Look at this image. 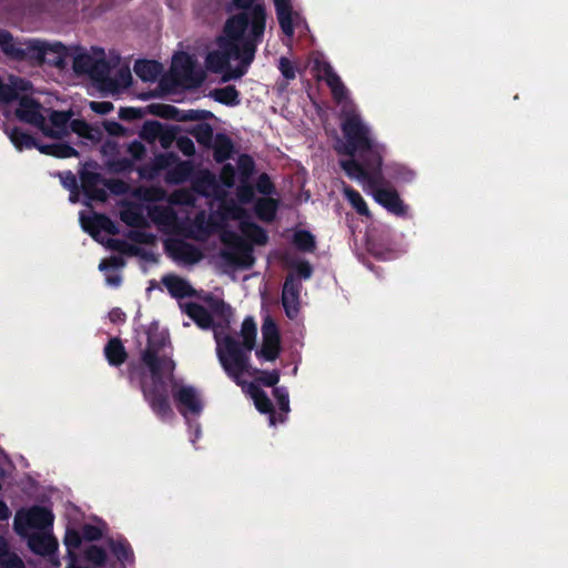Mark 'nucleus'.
<instances>
[{
	"label": "nucleus",
	"mask_w": 568,
	"mask_h": 568,
	"mask_svg": "<svg viewBox=\"0 0 568 568\" xmlns=\"http://www.w3.org/2000/svg\"><path fill=\"white\" fill-rule=\"evenodd\" d=\"M169 344L170 339L168 336L163 334H149L146 346L141 352L140 357L153 377V386L143 387L144 400L153 414L163 422L174 416L170 403L169 385L164 381L165 376L172 379L175 371V362L164 353Z\"/></svg>",
	"instance_id": "1"
},
{
	"label": "nucleus",
	"mask_w": 568,
	"mask_h": 568,
	"mask_svg": "<svg viewBox=\"0 0 568 568\" xmlns=\"http://www.w3.org/2000/svg\"><path fill=\"white\" fill-rule=\"evenodd\" d=\"M219 49L207 53L205 63L213 73L222 74V82L239 80L245 75L255 59L260 42L223 27V34L217 38Z\"/></svg>",
	"instance_id": "2"
},
{
	"label": "nucleus",
	"mask_w": 568,
	"mask_h": 568,
	"mask_svg": "<svg viewBox=\"0 0 568 568\" xmlns=\"http://www.w3.org/2000/svg\"><path fill=\"white\" fill-rule=\"evenodd\" d=\"M256 334V323L252 316H247L241 327L242 343L231 335L223 338L216 336L219 361L227 376L237 385L241 384V376L248 371L250 353L255 347Z\"/></svg>",
	"instance_id": "3"
},
{
	"label": "nucleus",
	"mask_w": 568,
	"mask_h": 568,
	"mask_svg": "<svg viewBox=\"0 0 568 568\" xmlns=\"http://www.w3.org/2000/svg\"><path fill=\"white\" fill-rule=\"evenodd\" d=\"M239 229L248 241L234 231H224L221 234V241L229 250H223L221 256L231 265L251 268L255 263L253 244L265 245L268 242V235L262 226L251 220H242Z\"/></svg>",
	"instance_id": "4"
},
{
	"label": "nucleus",
	"mask_w": 568,
	"mask_h": 568,
	"mask_svg": "<svg viewBox=\"0 0 568 568\" xmlns=\"http://www.w3.org/2000/svg\"><path fill=\"white\" fill-rule=\"evenodd\" d=\"M231 4L239 12L230 16L224 27L227 28L231 24L235 32L261 43L267 16L264 0H232Z\"/></svg>",
	"instance_id": "5"
},
{
	"label": "nucleus",
	"mask_w": 568,
	"mask_h": 568,
	"mask_svg": "<svg viewBox=\"0 0 568 568\" xmlns=\"http://www.w3.org/2000/svg\"><path fill=\"white\" fill-rule=\"evenodd\" d=\"M341 129L346 142L335 146L338 154L348 156H354L356 153L383 154L384 146L372 139L368 126L364 124L357 113H345Z\"/></svg>",
	"instance_id": "6"
},
{
	"label": "nucleus",
	"mask_w": 568,
	"mask_h": 568,
	"mask_svg": "<svg viewBox=\"0 0 568 568\" xmlns=\"http://www.w3.org/2000/svg\"><path fill=\"white\" fill-rule=\"evenodd\" d=\"M363 163L351 156L348 160H341L339 165L345 174L357 181H363L369 186L384 185L383 154H359Z\"/></svg>",
	"instance_id": "7"
},
{
	"label": "nucleus",
	"mask_w": 568,
	"mask_h": 568,
	"mask_svg": "<svg viewBox=\"0 0 568 568\" xmlns=\"http://www.w3.org/2000/svg\"><path fill=\"white\" fill-rule=\"evenodd\" d=\"M17 100L18 106L14 114L18 120L40 129L45 136L53 139L59 136L58 131L45 124V118L41 112L42 105L38 100L29 95H18Z\"/></svg>",
	"instance_id": "8"
},
{
	"label": "nucleus",
	"mask_w": 568,
	"mask_h": 568,
	"mask_svg": "<svg viewBox=\"0 0 568 568\" xmlns=\"http://www.w3.org/2000/svg\"><path fill=\"white\" fill-rule=\"evenodd\" d=\"M14 40L19 43H24L26 45H36L39 47L43 53L39 59H23V61H27L33 65H42L44 63H48L53 67L63 68L65 65V58L68 55V50L64 44L61 42L55 43H47L37 39H30V40H21L18 38H14ZM22 62V60L20 61Z\"/></svg>",
	"instance_id": "9"
},
{
	"label": "nucleus",
	"mask_w": 568,
	"mask_h": 568,
	"mask_svg": "<svg viewBox=\"0 0 568 568\" xmlns=\"http://www.w3.org/2000/svg\"><path fill=\"white\" fill-rule=\"evenodd\" d=\"M194 61L187 53H179L173 58L171 85L196 88L203 81V74L195 73Z\"/></svg>",
	"instance_id": "10"
},
{
	"label": "nucleus",
	"mask_w": 568,
	"mask_h": 568,
	"mask_svg": "<svg viewBox=\"0 0 568 568\" xmlns=\"http://www.w3.org/2000/svg\"><path fill=\"white\" fill-rule=\"evenodd\" d=\"M97 162L93 161L83 164V168L79 171L81 189L83 194L89 200L105 202L108 199V193L104 189V178L102 174L89 170L97 169Z\"/></svg>",
	"instance_id": "11"
},
{
	"label": "nucleus",
	"mask_w": 568,
	"mask_h": 568,
	"mask_svg": "<svg viewBox=\"0 0 568 568\" xmlns=\"http://www.w3.org/2000/svg\"><path fill=\"white\" fill-rule=\"evenodd\" d=\"M0 49L6 57L13 61L39 59L43 53L39 47L17 42L13 34L2 28H0Z\"/></svg>",
	"instance_id": "12"
},
{
	"label": "nucleus",
	"mask_w": 568,
	"mask_h": 568,
	"mask_svg": "<svg viewBox=\"0 0 568 568\" xmlns=\"http://www.w3.org/2000/svg\"><path fill=\"white\" fill-rule=\"evenodd\" d=\"M302 283L293 273H288L282 288V305L286 316L291 320L298 315Z\"/></svg>",
	"instance_id": "13"
},
{
	"label": "nucleus",
	"mask_w": 568,
	"mask_h": 568,
	"mask_svg": "<svg viewBox=\"0 0 568 568\" xmlns=\"http://www.w3.org/2000/svg\"><path fill=\"white\" fill-rule=\"evenodd\" d=\"M372 189L375 201L389 213L402 217L407 215L408 205L404 203L396 190L383 187V185L372 186Z\"/></svg>",
	"instance_id": "14"
},
{
	"label": "nucleus",
	"mask_w": 568,
	"mask_h": 568,
	"mask_svg": "<svg viewBox=\"0 0 568 568\" xmlns=\"http://www.w3.org/2000/svg\"><path fill=\"white\" fill-rule=\"evenodd\" d=\"M173 398L178 409L185 418L187 414L200 415L203 410V404L197 392L192 386H181L173 390Z\"/></svg>",
	"instance_id": "15"
},
{
	"label": "nucleus",
	"mask_w": 568,
	"mask_h": 568,
	"mask_svg": "<svg viewBox=\"0 0 568 568\" xmlns=\"http://www.w3.org/2000/svg\"><path fill=\"white\" fill-rule=\"evenodd\" d=\"M315 67L323 73L321 79H323L331 89L333 99L337 103L344 101L347 97V89L333 67L328 62H316Z\"/></svg>",
	"instance_id": "16"
},
{
	"label": "nucleus",
	"mask_w": 568,
	"mask_h": 568,
	"mask_svg": "<svg viewBox=\"0 0 568 568\" xmlns=\"http://www.w3.org/2000/svg\"><path fill=\"white\" fill-rule=\"evenodd\" d=\"M58 540L50 534H33L28 539L30 550L42 557H50L58 550Z\"/></svg>",
	"instance_id": "17"
},
{
	"label": "nucleus",
	"mask_w": 568,
	"mask_h": 568,
	"mask_svg": "<svg viewBox=\"0 0 568 568\" xmlns=\"http://www.w3.org/2000/svg\"><path fill=\"white\" fill-rule=\"evenodd\" d=\"M170 252L175 260L187 264H195L201 261L203 254L201 250L186 241H178L170 246Z\"/></svg>",
	"instance_id": "18"
},
{
	"label": "nucleus",
	"mask_w": 568,
	"mask_h": 568,
	"mask_svg": "<svg viewBox=\"0 0 568 568\" xmlns=\"http://www.w3.org/2000/svg\"><path fill=\"white\" fill-rule=\"evenodd\" d=\"M162 283L174 298L192 297L195 290L184 278L169 274L162 277Z\"/></svg>",
	"instance_id": "19"
},
{
	"label": "nucleus",
	"mask_w": 568,
	"mask_h": 568,
	"mask_svg": "<svg viewBox=\"0 0 568 568\" xmlns=\"http://www.w3.org/2000/svg\"><path fill=\"white\" fill-rule=\"evenodd\" d=\"M383 176L402 185L412 183L416 178V172L405 164L392 162L384 166Z\"/></svg>",
	"instance_id": "20"
},
{
	"label": "nucleus",
	"mask_w": 568,
	"mask_h": 568,
	"mask_svg": "<svg viewBox=\"0 0 568 568\" xmlns=\"http://www.w3.org/2000/svg\"><path fill=\"white\" fill-rule=\"evenodd\" d=\"M276 11V18L283 33L287 37H293V7L291 0H273Z\"/></svg>",
	"instance_id": "21"
},
{
	"label": "nucleus",
	"mask_w": 568,
	"mask_h": 568,
	"mask_svg": "<svg viewBox=\"0 0 568 568\" xmlns=\"http://www.w3.org/2000/svg\"><path fill=\"white\" fill-rule=\"evenodd\" d=\"M250 393L254 400L256 409L262 414H267L270 425L275 426L277 424V416L273 403L268 398L267 394L263 389L254 385L251 386Z\"/></svg>",
	"instance_id": "22"
},
{
	"label": "nucleus",
	"mask_w": 568,
	"mask_h": 568,
	"mask_svg": "<svg viewBox=\"0 0 568 568\" xmlns=\"http://www.w3.org/2000/svg\"><path fill=\"white\" fill-rule=\"evenodd\" d=\"M280 202L272 196H262L254 203V212L258 220L271 223L275 220Z\"/></svg>",
	"instance_id": "23"
},
{
	"label": "nucleus",
	"mask_w": 568,
	"mask_h": 568,
	"mask_svg": "<svg viewBox=\"0 0 568 568\" xmlns=\"http://www.w3.org/2000/svg\"><path fill=\"white\" fill-rule=\"evenodd\" d=\"M183 311L199 327L204 329L213 327L214 322L212 314L203 305L189 302L184 305Z\"/></svg>",
	"instance_id": "24"
},
{
	"label": "nucleus",
	"mask_w": 568,
	"mask_h": 568,
	"mask_svg": "<svg viewBox=\"0 0 568 568\" xmlns=\"http://www.w3.org/2000/svg\"><path fill=\"white\" fill-rule=\"evenodd\" d=\"M84 230L92 236L100 232H105L110 235H116L119 229L116 224L105 214H94L84 225Z\"/></svg>",
	"instance_id": "25"
},
{
	"label": "nucleus",
	"mask_w": 568,
	"mask_h": 568,
	"mask_svg": "<svg viewBox=\"0 0 568 568\" xmlns=\"http://www.w3.org/2000/svg\"><path fill=\"white\" fill-rule=\"evenodd\" d=\"M103 352L108 363L114 367H120L128 359L126 349L119 337L110 338Z\"/></svg>",
	"instance_id": "26"
},
{
	"label": "nucleus",
	"mask_w": 568,
	"mask_h": 568,
	"mask_svg": "<svg viewBox=\"0 0 568 568\" xmlns=\"http://www.w3.org/2000/svg\"><path fill=\"white\" fill-rule=\"evenodd\" d=\"M204 301L210 308V313L220 318V325L229 327L233 317V311L230 304L212 295H207Z\"/></svg>",
	"instance_id": "27"
},
{
	"label": "nucleus",
	"mask_w": 568,
	"mask_h": 568,
	"mask_svg": "<svg viewBox=\"0 0 568 568\" xmlns=\"http://www.w3.org/2000/svg\"><path fill=\"white\" fill-rule=\"evenodd\" d=\"M135 74L144 82H153L162 73L163 67L155 60H138L133 68Z\"/></svg>",
	"instance_id": "28"
},
{
	"label": "nucleus",
	"mask_w": 568,
	"mask_h": 568,
	"mask_svg": "<svg viewBox=\"0 0 568 568\" xmlns=\"http://www.w3.org/2000/svg\"><path fill=\"white\" fill-rule=\"evenodd\" d=\"M211 148L213 149V158L217 163L229 160L234 151L233 141L225 133H217Z\"/></svg>",
	"instance_id": "29"
},
{
	"label": "nucleus",
	"mask_w": 568,
	"mask_h": 568,
	"mask_svg": "<svg viewBox=\"0 0 568 568\" xmlns=\"http://www.w3.org/2000/svg\"><path fill=\"white\" fill-rule=\"evenodd\" d=\"M209 97L227 106H236L241 103L240 92L234 85L214 89L209 93Z\"/></svg>",
	"instance_id": "30"
},
{
	"label": "nucleus",
	"mask_w": 568,
	"mask_h": 568,
	"mask_svg": "<svg viewBox=\"0 0 568 568\" xmlns=\"http://www.w3.org/2000/svg\"><path fill=\"white\" fill-rule=\"evenodd\" d=\"M110 70L111 68L109 62L104 58H101L94 60L88 74L91 77L92 80H94L98 83L108 84L110 87H116L115 80L111 79L109 75Z\"/></svg>",
	"instance_id": "31"
},
{
	"label": "nucleus",
	"mask_w": 568,
	"mask_h": 568,
	"mask_svg": "<svg viewBox=\"0 0 568 568\" xmlns=\"http://www.w3.org/2000/svg\"><path fill=\"white\" fill-rule=\"evenodd\" d=\"M193 189L199 194L207 196L210 191H213L214 194L219 197L221 194L219 193V185L216 182V178L210 171L203 172L194 182Z\"/></svg>",
	"instance_id": "32"
},
{
	"label": "nucleus",
	"mask_w": 568,
	"mask_h": 568,
	"mask_svg": "<svg viewBox=\"0 0 568 568\" xmlns=\"http://www.w3.org/2000/svg\"><path fill=\"white\" fill-rule=\"evenodd\" d=\"M293 245L302 253H314L316 250V239L307 230H297L293 234Z\"/></svg>",
	"instance_id": "33"
},
{
	"label": "nucleus",
	"mask_w": 568,
	"mask_h": 568,
	"mask_svg": "<svg viewBox=\"0 0 568 568\" xmlns=\"http://www.w3.org/2000/svg\"><path fill=\"white\" fill-rule=\"evenodd\" d=\"M145 365L136 362H130L126 367V375L129 381L132 383L135 379H139L140 389L142 392V395L144 396L143 387H152L153 386V377L150 374V383L146 382V373H145Z\"/></svg>",
	"instance_id": "34"
},
{
	"label": "nucleus",
	"mask_w": 568,
	"mask_h": 568,
	"mask_svg": "<svg viewBox=\"0 0 568 568\" xmlns=\"http://www.w3.org/2000/svg\"><path fill=\"white\" fill-rule=\"evenodd\" d=\"M189 133L196 140V142L210 149L212 146L214 140L213 128L209 123H199L195 124L192 129L189 130Z\"/></svg>",
	"instance_id": "35"
},
{
	"label": "nucleus",
	"mask_w": 568,
	"mask_h": 568,
	"mask_svg": "<svg viewBox=\"0 0 568 568\" xmlns=\"http://www.w3.org/2000/svg\"><path fill=\"white\" fill-rule=\"evenodd\" d=\"M273 396L277 402L281 413L277 416V423H285L287 414L290 413V395L285 386H278L273 388Z\"/></svg>",
	"instance_id": "36"
},
{
	"label": "nucleus",
	"mask_w": 568,
	"mask_h": 568,
	"mask_svg": "<svg viewBox=\"0 0 568 568\" xmlns=\"http://www.w3.org/2000/svg\"><path fill=\"white\" fill-rule=\"evenodd\" d=\"M9 138L12 142V144L19 150L22 151L24 149H32L33 146H37V140L31 134L24 132L22 129L14 126Z\"/></svg>",
	"instance_id": "37"
},
{
	"label": "nucleus",
	"mask_w": 568,
	"mask_h": 568,
	"mask_svg": "<svg viewBox=\"0 0 568 568\" xmlns=\"http://www.w3.org/2000/svg\"><path fill=\"white\" fill-rule=\"evenodd\" d=\"M237 170L240 182L251 181L255 173L256 165L254 159L246 153L239 155L237 158Z\"/></svg>",
	"instance_id": "38"
},
{
	"label": "nucleus",
	"mask_w": 568,
	"mask_h": 568,
	"mask_svg": "<svg viewBox=\"0 0 568 568\" xmlns=\"http://www.w3.org/2000/svg\"><path fill=\"white\" fill-rule=\"evenodd\" d=\"M110 550L121 562H130L134 559L133 550L125 539L111 540Z\"/></svg>",
	"instance_id": "39"
},
{
	"label": "nucleus",
	"mask_w": 568,
	"mask_h": 568,
	"mask_svg": "<svg viewBox=\"0 0 568 568\" xmlns=\"http://www.w3.org/2000/svg\"><path fill=\"white\" fill-rule=\"evenodd\" d=\"M146 112L165 120L176 121V115L180 114V109L171 104L152 103L146 106Z\"/></svg>",
	"instance_id": "40"
},
{
	"label": "nucleus",
	"mask_w": 568,
	"mask_h": 568,
	"mask_svg": "<svg viewBox=\"0 0 568 568\" xmlns=\"http://www.w3.org/2000/svg\"><path fill=\"white\" fill-rule=\"evenodd\" d=\"M192 172V165L187 161L179 162L172 170L169 171L166 181L175 184L186 181Z\"/></svg>",
	"instance_id": "41"
},
{
	"label": "nucleus",
	"mask_w": 568,
	"mask_h": 568,
	"mask_svg": "<svg viewBox=\"0 0 568 568\" xmlns=\"http://www.w3.org/2000/svg\"><path fill=\"white\" fill-rule=\"evenodd\" d=\"M282 351L281 341H263L256 356L268 362L275 361Z\"/></svg>",
	"instance_id": "42"
},
{
	"label": "nucleus",
	"mask_w": 568,
	"mask_h": 568,
	"mask_svg": "<svg viewBox=\"0 0 568 568\" xmlns=\"http://www.w3.org/2000/svg\"><path fill=\"white\" fill-rule=\"evenodd\" d=\"M57 176H59L63 187L70 191V201L77 202L80 186L78 184L75 174H73L71 171H63L58 172Z\"/></svg>",
	"instance_id": "43"
},
{
	"label": "nucleus",
	"mask_w": 568,
	"mask_h": 568,
	"mask_svg": "<svg viewBox=\"0 0 568 568\" xmlns=\"http://www.w3.org/2000/svg\"><path fill=\"white\" fill-rule=\"evenodd\" d=\"M82 539H83L82 535L77 529L68 528L65 530L63 544H64L72 561L75 560L74 551L81 546Z\"/></svg>",
	"instance_id": "44"
},
{
	"label": "nucleus",
	"mask_w": 568,
	"mask_h": 568,
	"mask_svg": "<svg viewBox=\"0 0 568 568\" xmlns=\"http://www.w3.org/2000/svg\"><path fill=\"white\" fill-rule=\"evenodd\" d=\"M345 195L359 215H369L368 206L358 191L348 186L345 189Z\"/></svg>",
	"instance_id": "45"
},
{
	"label": "nucleus",
	"mask_w": 568,
	"mask_h": 568,
	"mask_svg": "<svg viewBox=\"0 0 568 568\" xmlns=\"http://www.w3.org/2000/svg\"><path fill=\"white\" fill-rule=\"evenodd\" d=\"M163 125L159 121L148 120L143 123L140 132L141 139L153 143L162 133Z\"/></svg>",
	"instance_id": "46"
},
{
	"label": "nucleus",
	"mask_w": 568,
	"mask_h": 568,
	"mask_svg": "<svg viewBox=\"0 0 568 568\" xmlns=\"http://www.w3.org/2000/svg\"><path fill=\"white\" fill-rule=\"evenodd\" d=\"M71 130L77 133L79 136L88 139V140H95L97 134H99V131L93 129L88 122L84 120L75 119L71 121L70 123Z\"/></svg>",
	"instance_id": "47"
},
{
	"label": "nucleus",
	"mask_w": 568,
	"mask_h": 568,
	"mask_svg": "<svg viewBox=\"0 0 568 568\" xmlns=\"http://www.w3.org/2000/svg\"><path fill=\"white\" fill-rule=\"evenodd\" d=\"M236 199L240 204H251L255 203V187L253 184H251L250 181L247 182H240V184L236 187L235 192Z\"/></svg>",
	"instance_id": "48"
},
{
	"label": "nucleus",
	"mask_w": 568,
	"mask_h": 568,
	"mask_svg": "<svg viewBox=\"0 0 568 568\" xmlns=\"http://www.w3.org/2000/svg\"><path fill=\"white\" fill-rule=\"evenodd\" d=\"M84 557L88 561L92 562L95 566H103L106 561L105 550L97 545L88 547L84 551Z\"/></svg>",
	"instance_id": "49"
},
{
	"label": "nucleus",
	"mask_w": 568,
	"mask_h": 568,
	"mask_svg": "<svg viewBox=\"0 0 568 568\" xmlns=\"http://www.w3.org/2000/svg\"><path fill=\"white\" fill-rule=\"evenodd\" d=\"M254 187L264 196H272L276 193V187L267 173H262L258 175Z\"/></svg>",
	"instance_id": "50"
},
{
	"label": "nucleus",
	"mask_w": 568,
	"mask_h": 568,
	"mask_svg": "<svg viewBox=\"0 0 568 568\" xmlns=\"http://www.w3.org/2000/svg\"><path fill=\"white\" fill-rule=\"evenodd\" d=\"M290 267L294 270L293 274L300 282L301 280H310L313 275V267L305 260L294 261L290 264Z\"/></svg>",
	"instance_id": "51"
},
{
	"label": "nucleus",
	"mask_w": 568,
	"mask_h": 568,
	"mask_svg": "<svg viewBox=\"0 0 568 568\" xmlns=\"http://www.w3.org/2000/svg\"><path fill=\"white\" fill-rule=\"evenodd\" d=\"M108 168L112 173H125L131 172L134 169L133 160L129 158H118L108 161Z\"/></svg>",
	"instance_id": "52"
},
{
	"label": "nucleus",
	"mask_w": 568,
	"mask_h": 568,
	"mask_svg": "<svg viewBox=\"0 0 568 568\" xmlns=\"http://www.w3.org/2000/svg\"><path fill=\"white\" fill-rule=\"evenodd\" d=\"M121 220L129 226L140 227L145 224L142 213L135 209H129L121 212Z\"/></svg>",
	"instance_id": "53"
},
{
	"label": "nucleus",
	"mask_w": 568,
	"mask_h": 568,
	"mask_svg": "<svg viewBox=\"0 0 568 568\" xmlns=\"http://www.w3.org/2000/svg\"><path fill=\"white\" fill-rule=\"evenodd\" d=\"M262 338L263 341H281L278 327L271 317H266L262 324Z\"/></svg>",
	"instance_id": "54"
},
{
	"label": "nucleus",
	"mask_w": 568,
	"mask_h": 568,
	"mask_svg": "<svg viewBox=\"0 0 568 568\" xmlns=\"http://www.w3.org/2000/svg\"><path fill=\"white\" fill-rule=\"evenodd\" d=\"M93 62H94V59L90 54H88V53L78 54L73 59V70L75 73H87L88 74Z\"/></svg>",
	"instance_id": "55"
},
{
	"label": "nucleus",
	"mask_w": 568,
	"mask_h": 568,
	"mask_svg": "<svg viewBox=\"0 0 568 568\" xmlns=\"http://www.w3.org/2000/svg\"><path fill=\"white\" fill-rule=\"evenodd\" d=\"M176 160L178 156L172 152L159 153L154 156L152 161L154 163L153 170L160 173L162 170H165L169 166H171Z\"/></svg>",
	"instance_id": "56"
},
{
	"label": "nucleus",
	"mask_w": 568,
	"mask_h": 568,
	"mask_svg": "<svg viewBox=\"0 0 568 568\" xmlns=\"http://www.w3.org/2000/svg\"><path fill=\"white\" fill-rule=\"evenodd\" d=\"M53 156L58 159L78 158L79 152L68 143L55 142L53 149Z\"/></svg>",
	"instance_id": "57"
},
{
	"label": "nucleus",
	"mask_w": 568,
	"mask_h": 568,
	"mask_svg": "<svg viewBox=\"0 0 568 568\" xmlns=\"http://www.w3.org/2000/svg\"><path fill=\"white\" fill-rule=\"evenodd\" d=\"M236 171L230 163L223 165L220 172V181L223 186L232 189L235 185Z\"/></svg>",
	"instance_id": "58"
},
{
	"label": "nucleus",
	"mask_w": 568,
	"mask_h": 568,
	"mask_svg": "<svg viewBox=\"0 0 568 568\" xmlns=\"http://www.w3.org/2000/svg\"><path fill=\"white\" fill-rule=\"evenodd\" d=\"M72 115L71 111L53 110L49 116L51 124L57 129H65Z\"/></svg>",
	"instance_id": "59"
},
{
	"label": "nucleus",
	"mask_w": 568,
	"mask_h": 568,
	"mask_svg": "<svg viewBox=\"0 0 568 568\" xmlns=\"http://www.w3.org/2000/svg\"><path fill=\"white\" fill-rule=\"evenodd\" d=\"M126 152L131 155L130 160L142 161L146 156V148L145 145L139 141L134 140L128 144Z\"/></svg>",
	"instance_id": "60"
},
{
	"label": "nucleus",
	"mask_w": 568,
	"mask_h": 568,
	"mask_svg": "<svg viewBox=\"0 0 568 568\" xmlns=\"http://www.w3.org/2000/svg\"><path fill=\"white\" fill-rule=\"evenodd\" d=\"M104 189L114 195H123L129 191V185L120 179H104Z\"/></svg>",
	"instance_id": "61"
},
{
	"label": "nucleus",
	"mask_w": 568,
	"mask_h": 568,
	"mask_svg": "<svg viewBox=\"0 0 568 568\" xmlns=\"http://www.w3.org/2000/svg\"><path fill=\"white\" fill-rule=\"evenodd\" d=\"M145 112L141 108L123 106L119 111V118L123 121L140 120L145 115Z\"/></svg>",
	"instance_id": "62"
},
{
	"label": "nucleus",
	"mask_w": 568,
	"mask_h": 568,
	"mask_svg": "<svg viewBox=\"0 0 568 568\" xmlns=\"http://www.w3.org/2000/svg\"><path fill=\"white\" fill-rule=\"evenodd\" d=\"M278 70L286 80L296 78V68L294 63L286 57H281L278 61Z\"/></svg>",
	"instance_id": "63"
},
{
	"label": "nucleus",
	"mask_w": 568,
	"mask_h": 568,
	"mask_svg": "<svg viewBox=\"0 0 568 568\" xmlns=\"http://www.w3.org/2000/svg\"><path fill=\"white\" fill-rule=\"evenodd\" d=\"M0 568H26L23 560L14 552L0 559Z\"/></svg>",
	"instance_id": "64"
}]
</instances>
